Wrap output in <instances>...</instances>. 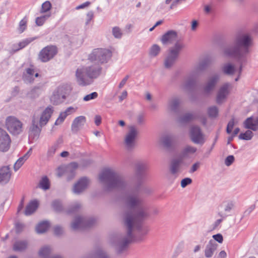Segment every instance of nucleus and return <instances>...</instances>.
<instances>
[{"mask_svg":"<svg viewBox=\"0 0 258 258\" xmlns=\"http://www.w3.org/2000/svg\"><path fill=\"white\" fill-rule=\"evenodd\" d=\"M147 169V165L145 162L140 161L135 164L137 183L125 198V205L130 209L126 210L123 216V224L127 229V233L126 235L117 236L114 242L116 251L118 254L126 250L129 243L133 240L134 228L140 233L143 232L142 235H146L148 232V229L142 227L143 222L149 216V213L148 208L141 197L143 194H149L151 192L149 189L142 186Z\"/></svg>","mask_w":258,"mask_h":258,"instance_id":"nucleus-1","label":"nucleus"},{"mask_svg":"<svg viewBox=\"0 0 258 258\" xmlns=\"http://www.w3.org/2000/svg\"><path fill=\"white\" fill-rule=\"evenodd\" d=\"M252 44V38L248 34L239 33L235 36L233 42L224 49L225 55L234 58L240 63L238 73L241 74L243 64L247 62L246 55Z\"/></svg>","mask_w":258,"mask_h":258,"instance_id":"nucleus-2","label":"nucleus"},{"mask_svg":"<svg viewBox=\"0 0 258 258\" xmlns=\"http://www.w3.org/2000/svg\"><path fill=\"white\" fill-rule=\"evenodd\" d=\"M101 71L102 67L96 63L78 68L75 73L76 82L81 87L90 85L101 75Z\"/></svg>","mask_w":258,"mask_h":258,"instance_id":"nucleus-3","label":"nucleus"},{"mask_svg":"<svg viewBox=\"0 0 258 258\" xmlns=\"http://www.w3.org/2000/svg\"><path fill=\"white\" fill-rule=\"evenodd\" d=\"M99 179L107 190L123 189L126 186L123 177L111 168L104 169L99 174Z\"/></svg>","mask_w":258,"mask_h":258,"instance_id":"nucleus-4","label":"nucleus"},{"mask_svg":"<svg viewBox=\"0 0 258 258\" xmlns=\"http://www.w3.org/2000/svg\"><path fill=\"white\" fill-rule=\"evenodd\" d=\"M72 88L70 85L64 84L57 86L50 97V102L54 105L63 103L70 95Z\"/></svg>","mask_w":258,"mask_h":258,"instance_id":"nucleus-5","label":"nucleus"},{"mask_svg":"<svg viewBox=\"0 0 258 258\" xmlns=\"http://www.w3.org/2000/svg\"><path fill=\"white\" fill-rule=\"evenodd\" d=\"M112 56L110 50L105 48L94 49L88 56L91 62L97 61L99 64L107 63Z\"/></svg>","mask_w":258,"mask_h":258,"instance_id":"nucleus-6","label":"nucleus"},{"mask_svg":"<svg viewBox=\"0 0 258 258\" xmlns=\"http://www.w3.org/2000/svg\"><path fill=\"white\" fill-rule=\"evenodd\" d=\"M184 47L183 43L176 42L173 47L170 48L169 53L164 61V66L166 68H171L176 62L180 51Z\"/></svg>","mask_w":258,"mask_h":258,"instance_id":"nucleus-7","label":"nucleus"},{"mask_svg":"<svg viewBox=\"0 0 258 258\" xmlns=\"http://www.w3.org/2000/svg\"><path fill=\"white\" fill-rule=\"evenodd\" d=\"M6 125L9 132L14 135H18L23 131V123L14 116H9L7 117Z\"/></svg>","mask_w":258,"mask_h":258,"instance_id":"nucleus-8","label":"nucleus"},{"mask_svg":"<svg viewBox=\"0 0 258 258\" xmlns=\"http://www.w3.org/2000/svg\"><path fill=\"white\" fill-rule=\"evenodd\" d=\"M96 223V220L93 217L85 218L78 216L75 218L71 227L74 230L88 228L94 225Z\"/></svg>","mask_w":258,"mask_h":258,"instance_id":"nucleus-9","label":"nucleus"},{"mask_svg":"<svg viewBox=\"0 0 258 258\" xmlns=\"http://www.w3.org/2000/svg\"><path fill=\"white\" fill-rule=\"evenodd\" d=\"M191 141L196 144L202 145L205 142L204 135L201 128L198 125H192L190 127L189 132Z\"/></svg>","mask_w":258,"mask_h":258,"instance_id":"nucleus-10","label":"nucleus"},{"mask_svg":"<svg viewBox=\"0 0 258 258\" xmlns=\"http://www.w3.org/2000/svg\"><path fill=\"white\" fill-rule=\"evenodd\" d=\"M57 51V48L55 46L48 45L40 51L39 58L42 62H47L54 57Z\"/></svg>","mask_w":258,"mask_h":258,"instance_id":"nucleus-11","label":"nucleus"},{"mask_svg":"<svg viewBox=\"0 0 258 258\" xmlns=\"http://www.w3.org/2000/svg\"><path fill=\"white\" fill-rule=\"evenodd\" d=\"M39 116L34 114L32 119V124L29 131V138L31 140L38 139L41 131V127L38 126Z\"/></svg>","mask_w":258,"mask_h":258,"instance_id":"nucleus-12","label":"nucleus"},{"mask_svg":"<svg viewBox=\"0 0 258 258\" xmlns=\"http://www.w3.org/2000/svg\"><path fill=\"white\" fill-rule=\"evenodd\" d=\"M137 134L138 132L136 127L134 126H130L124 139V144L128 150L132 149L135 146V139Z\"/></svg>","mask_w":258,"mask_h":258,"instance_id":"nucleus-13","label":"nucleus"},{"mask_svg":"<svg viewBox=\"0 0 258 258\" xmlns=\"http://www.w3.org/2000/svg\"><path fill=\"white\" fill-rule=\"evenodd\" d=\"M219 75L218 74H214L210 77L203 87V93L205 95H209L214 89L216 84L219 80Z\"/></svg>","mask_w":258,"mask_h":258,"instance_id":"nucleus-14","label":"nucleus"},{"mask_svg":"<svg viewBox=\"0 0 258 258\" xmlns=\"http://www.w3.org/2000/svg\"><path fill=\"white\" fill-rule=\"evenodd\" d=\"M89 183V179L86 177L81 178L77 183H76L73 188V192L77 195H79L84 191L87 187Z\"/></svg>","mask_w":258,"mask_h":258,"instance_id":"nucleus-15","label":"nucleus"},{"mask_svg":"<svg viewBox=\"0 0 258 258\" xmlns=\"http://www.w3.org/2000/svg\"><path fill=\"white\" fill-rule=\"evenodd\" d=\"M231 85L229 83L224 84L220 88L218 91L216 97V102L218 104H221L226 99L229 93V89Z\"/></svg>","mask_w":258,"mask_h":258,"instance_id":"nucleus-16","label":"nucleus"},{"mask_svg":"<svg viewBox=\"0 0 258 258\" xmlns=\"http://www.w3.org/2000/svg\"><path fill=\"white\" fill-rule=\"evenodd\" d=\"M163 44H171L174 42H179L178 40L177 33L174 30H169L165 33L161 39Z\"/></svg>","mask_w":258,"mask_h":258,"instance_id":"nucleus-17","label":"nucleus"},{"mask_svg":"<svg viewBox=\"0 0 258 258\" xmlns=\"http://www.w3.org/2000/svg\"><path fill=\"white\" fill-rule=\"evenodd\" d=\"M53 112V107L50 105L48 106L44 109L40 117H39L38 123L40 127H42L47 124Z\"/></svg>","mask_w":258,"mask_h":258,"instance_id":"nucleus-18","label":"nucleus"},{"mask_svg":"<svg viewBox=\"0 0 258 258\" xmlns=\"http://www.w3.org/2000/svg\"><path fill=\"white\" fill-rule=\"evenodd\" d=\"M86 119L84 116H79L76 117L72 124L71 131L73 133H77L81 130L86 123Z\"/></svg>","mask_w":258,"mask_h":258,"instance_id":"nucleus-19","label":"nucleus"},{"mask_svg":"<svg viewBox=\"0 0 258 258\" xmlns=\"http://www.w3.org/2000/svg\"><path fill=\"white\" fill-rule=\"evenodd\" d=\"M182 162V158L173 159L169 165V171L171 174L177 176V173L180 171V165Z\"/></svg>","mask_w":258,"mask_h":258,"instance_id":"nucleus-20","label":"nucleus"},{"mask_svg":"<svg viewBox=\"0 0 258 258\" xmlns=\"http://www.w3.org/2000/svg\"><path fill=\"white\" fill-rule=\"evenodd\" d=\"M180 100L179 98L174 97L170 99L167 103V109L169 111L175 114L179 112V107Z\"/></svg>","mask_w":258,"mask_h":258,"instance_id":"nucleus-21","label":"nucleus"},{"mask_svg":"<svg viewBox=\"0 0 258 258\" xmlns=\"http://www.w3.org/2000/svg\"><path fill=\"white\" fill-rule=\"evenodd\" d=\"M44 84L43 83H39L34 86L26 94L27 97L31 99H35L38 97L42 93Z\"/></svg>","mask_w":258,"mask_h":258,"instance_id":"nucleus-22","label":"nucleus"},{"mask_svg":"<svg viewBox=\"0 0 258 258\" xmlns=\"http://www.w3.org/2000/svg\"><path fill=\"white\" fill-rule=\"evenodd\" d=\"M11 174L9 166L2 167L0 168V183H8L10 179Z\"/></svg>","mask_w":258,"mask_h":258,"instance_id":"nucleus-23","label":"nucleus"},{"mask_svg":"<svg viewBox=\"0 0 258 258\" xmlns=\"http://www.w3.org/2000/svg\"><path fill=\"white\" fill-rule=\"evenodd\" d=\"M244 127L248 130L256 131L258 130V116L253 118L252 116L248 117L243 122Z\"/></svg>","mask_w":258,"mask_h":258,"instance_id":"nucleus-24","label":"nucleus"},{"mask_svg":"<svg viewBox=\"0 0 258 258\" xmlns=\"http://www.w3.org/2000/svg\"><path fill=\"white\" fill-rule=\"evenodd\" d=\"M218 244L213 240H210L206 246L205 255L206 257H211L216 250Z\"/></svg>","mask_w":258,"mask_h":258,"instance_id":"nucleus-25","label":"nucleus"},{"mask_svg":"<svg viewBox=\"0 0 258 258\" xmlns=\"http://www.w3.org/2000/svg\"><path fill=\"white\" fill-rule=\"evenodd\" d=\"M198 76L192 72L190 76L185 82L184 88L188 91H192L196 85V79Z\"/></svg>","mask_w":258,"mask_h":258,"instance_id":"nucleus-26","label":"nucleus"},{"mask_svg":"<svg viewBox=\"0 0 258 258\" xmlns=\"http://www.w3.org/2000/svg\"><path fill=\"white\" fill-rule=\"evenodd\" d=\"M28 245V241L26 240H17L13 244V249L16 252H22L27 249Z\"/></svg>","mask_w":258,"mask_h":258,"instance_id":"nucleus-27","label":"nucleus"},{"mask_svg":"<svg viewBox=\"0 0 258 258\" xmlns=\"http://www.w3.org/2000/svg\"><path fill=\"white\" fill-rule=\"evenodd\" d=\"M11 140L8 134L0 139V151L6 152L10 147Z\"/></svg>","mask_w":258,"mask_h":258,"instance_id":"nucleus-28","label":"nucleus"},{"mask_svg":"<svg viewBox=\"0 0 258 258\" xmlns=\"http://www.w3.org/2000/svg\"><path fill=\"white\" fill-rule=\"evenodd\" d=\"M211 62V60L209 58L204 59L199 63V64L195 67V71L192 72L197 76H199V72L205 70L210 65Z\"/></svg>","mask_w":258,"mask_h":258,"instance_id":"nucleus-29","label":"nucleus"},{"mask_svg":"<svg viewBox=\"0 0 258 258\" xmlns=\"http://www.w3.org/2000/svg\"><path fill=\"white\" fill-rule=\"evenodd\" d=\"M78 165L76 162L71 163L67 167L66 173L67 175V179L70 180L73 179L76 174V170L77 169Z\"/></svg>","mask_w":258,"mask_h":258,"instance_id":"nucleus-30","label":"nucleus"},{"mask_svg":"<svg viewBox=\"0 0 258 258\" xmlns=\"http://www.w3.org/2000/svg\"><path fill=\"white\" fill-rule=\"evenodd\" d=\"M35 72L34 69L33 68H27L25 72L23 75V80L26 83H32L33 82L34 79L33 77Z\"/></svg>","mask_w":258,"mask_h":258,"instance_id":"nucleus-31","label":"nucleus"},{"mask_svg":"<svg viewBox=\"0 0 258 258\" xmlns=\"http://www.w3.org/2000/svg\"><path fill=\"white\" fill-rule=\"evenodd\" d=\"M32 149L30 148L29 151L22 157L19 158L14 165V169L17 171L23 165L25 161L28 158L32 153Z\"/></svg>","mask_w":258,"mask_h":258,"instance_id":"nucleus-32","label":"nucleus"},{"mask_svg":"<svg viewBox=\"0 0 258 258\" xmlns=\"http://www.w3.org/2000/svg\"><path fill=\"white\" fill-rule=\"evenodd\" d=\"M38 203L36 200L31 201L26 206L24 214L26 216H29L33 214L38 208Z\"/></svg>","mask_w":258,"mask_h":258,"instance_id":"nucleus-33","label":"nucleus"},{"mask_svg":"<svg viewBox=\"0 0 258 258\" xmlns=\"http://www.w3.org/2000/svg\"><path fill=\"white\" fill-rule=\"evenodd\" d=\"M196 118L197 117L195 114L188 112L179 117L177 121L180 123H186Z\"/></svg>","mask_w":258,"mask_h":258,"instance_id":"nucleus-34","label":"nucleus"},{"mask_svg":"<svg viewBox=\"0 0 258 258\" xmlns=\"http://www.w3.org/2000/svg\"><path fill=\"white\" fill-rule=\"evenodd\" d=\"M174 142V137L172 136H166L162 139V143L167 149H171Z\"/></svg>","mask_w":258,"mask_h":258,"instance_id":"nucleus-35","label":"nucleus"},{"mask_svg":"<svg viewBox=\"0 0 258 258\" xmlns=\"http://www.w3.org/2000/svg\"><path fill=\"white\" fill-rule=\"evenodd\" d=\"M197 148L196 147L186 146L181 151L180 155L181 158H187L188 157L189 154H192L197 151Z\"/></svg>","mask_w":258,"mask_h":258,"instance_id":"nucleus-36","label":"nucleus"},{"mask_svg":"<svg viewBox=\"0 0 258 258\" xmlns=\"http://www.w3.org/2000/svg\"><path fill=\"white\" fill-rule=\"evenodd\" d=\"M49 227V223L48 221H43L37 225L36 230L37 233H43L48 230Z\"/></svg>","mask_w":258,"mask_h":258,"instance_id":"nucleus-37","label":"nucleus"},{"mask_svg":"<svg viewBox=\"0 0 258 258\" xmlns=\"http://www.w3.org/2000/svg\"><path fill=\"white\" fill-rule=\"evenodd\" d=\"M222 71L224 74L231 76L234 74L235 69L234 66L231 63H226L224 64L222 68Z\"/></svg>","mask_w":258,"mask_h":258,"instance_id":"nucleus-38","label":"nucleus"},{"mask_svg":"<svg viewBox=\"0 0 258 258\" xmlns=\"http://www.w3.org/2000/svg\"><path fill=\"white\" fill-rule=\"evenodd\" d=\"M51 251L50 247L48 246H45L40 249L39 255L42 258H50Z\"/></svg>","mask_w":258,"mask_h":258,"instance_id":"nucleus-39","label":"nucleus"},{"mask_svg":"<svg viewBox=\"0 0 258 258\" xmlns=\"http://www.w3.org/2000/svg\"><path fill=\"white\" fill-rule=\"evenodd\" d=\"M88 258H110V257L105 251L98 249L93 254H90Z\"/></svg>","mask_w":258,"mask_h":258,"instance_id":"nucleus-40","label":"nucleus"},{"mask_svg":"<svg viewBox=\"0 0 258 258\" xmlns=\"http://www.w3.org/2000/svg\"><path fill=\"white\" fill-rule=\"evenodd\" d=\"M62 141L61 139H59L53 145L49 148L47 151V156L48 157H52L53 156L56 150L59 148L60 144L62 143Z\"/></svg>","mask_w":258,"mask_h":258,"instance_id":"nucleus-41","label":"nucleus"},{"mask_svg":"<svg viewBox=\"0 0 258 258\" xmlns=\"http://www.w3.org/2000/svg\"><path fill=\"white\" fill-rule=\"evenodd\" d=\"M39 187L44 190H47L50 188L49 180L46 176L41 178L39 183Z\"/></svg>","mask_w":258,"mask_h":258,"instance_id":"nucleus-42","label":"nucleus"},{"mask_svg":"<svg viewBox=\"0 0 258 258\" xmlns=\"http://www.w3.org/2000/svg\"><path fill=\"white\" fill-rule=\"evenodd\" d=\"M219 110L217 106H212L209 107L207 110L208 116L210 118H216L218 115Z\"/></svg>","mask_w":258,"mask_h":258,"instance_id":"nucleus-43","label":"nucleus"},{"mask_svg":"<svg viewBox=\"0 0 258 258\" xmlns=\"http://www.w3.org/2000/svg\"><path fill=\"white\" fill-rule=\"evenodd\" d=\"M34 40V38H28L23 40L22 41L18 43L19 48L16 49V51L19 50L25 46L28 45L29 43L32 42Z\"/></svg>","mask_w":258,"mask_h":258,"instance_id":"nucleus-44","label":"nucleus"},{"mask_svg":"<svg viewBox=\"0 0 258 258\" xmlns=\"http://www.w3.org/2000/svg\"><path fill=\"white\" fill-rule=\"evenodd\" d=\"M252 137L253 133L250 130H247L244 133H241L239 135L238 138L240 140H250L252 139Z\"/></svg>","mask_w":258,"mask_h":258,"instance_id":"nucleus-45","label":"nucleus"},{"mask_svg":"<svg viewBox=\"0 0 258 258\" xmlns=\"http://www.w3.org/2000/svg\"><path fill=\"white\" fill-rule=\"evenodd\" d=\"M112 34L117 39H120L122 36V32L119 27L115 26L112 28Z\"/></svg>","mask_w":258,"mask_h":258,"instance_id":"nucleus-46","label":"nucleus"},{"mask_svg":"<svg viewBox=\"0 0 258 258\" xmlns=\"http://www.w3.org/2000/svg\"><path fill=\"white\" fill-rule=\"evenodd\" d=\"M52 206L56 212H60L63 210L62 204L59 201H54L52 203Z\"/></svg>","mask_w":258,"mask_h":258,"instance_id":"nucleus-47","label":"nucleus"},{"mask_svg":"<svg viewBox=\"0 0 258 258\" xmlns=\"http://www.w3.org/2000/svg\"><path fill=\"white\" fill-rule=\"evenodd\" d=\"M160 51V47L157 44H154L150 50V55L152 56H156Z\"/></svg>","mask_w":258,"mask_h":258,"instance_id":"nucleus-48","label":"nucleus"},{"mask_svg":"<svg viewBox=\"0 0 258 258\" xmlns=\"http://www.w3.org/2000/svg\"><path fill=\"white\" fill-rule=\"evenodd\" d=\"M81 205L79 203H76L72 205L68 211V213L72 214L77 212L81 208Z\"/></svg>","mask_w":258,"mask_h":258,"instance_id":"nucleus-49","label":"nucleus"},{"mask_svg":"<svg viewBox=\"0 0 258 258\" xmlns=\"http://www.w3.org/2000/svg\"><path fill=\"white\" fill-rule=\"evenodd\" d=\"M50 15H44L41 17H37L36 19L35 23L37 26H41L43 25L46 19L49 17Z\"/></svg>","mask_w":258,"mask_h":258,"instance_id":"nucleus-50","label":"nucleus"},{"mask_svg":"<svg viewBox=\"0 0 258 258\" xmlns=\"http://www.w3.org/2000/svg\"><path fill=\"white\" fill-rule=\"evenodd\" d=\"M51 4L49 1H46L42 4L41 9V13H45L50 10Z\"/></svg>","mask_w":258,"mask_h":258,"instance_id":"nucleus-51","label":"nucleus"},{"mask_svg":"<svg viewBox=\"0 0 258 258\" xmlns=\"http://www.w3.org/2000/svg\"><path fill=\"white\" fill-rule=\"evenodd\" d=\"M27 19L26 17L23 18L19 23V30L20 33H22L24 31L26 28Z\"/></svg>","mask_w":258,"mask_h":258,"instance_id":"nucleus-52","label":"nucleus"},{"mask_svg":"<svg viewBox=\"0 0 258 258\" xmlns=\"http://www.w3.org/2000/svg\"><path fill=\"white\" fill-rule=\"evenodd\" d=\"M98 93L96 92H92L89 94L85 96L83 98L84 101H88L91 100L95 99L98 97Z\"/></svg>","mask_w":258,"mask_h":258,"instance_id":"nucleus-53","label":"nucleus"},{"mask_svg":"<svg viewBox=\"0 0 258 258\" xmlns=\"http://www.w3.org/2000/svg\"><path fill=\"white\" fill-rule=\"evenodd\" d=\"M64 112H61L60 113L58 117L56 119L55 122V125H58L61 124L67 117V115Z\"/></svg>","mask_w":258,"mask_h":258,"instance_id":"nucleus-54","label":"nucleus"},{"mask_svg":"<svg viewBox=\"0 0 258 258\" xmlns=\"http://www.w3.org/2000/svg\"><path fill=\"white\" fill-rule=\"evenodd\" d=\"M234 125V118H232L228 123L226 132L227 134H230L231 133L233 126Z\"/></svg>","mask_w":258,"mask_h":258,"instance_id":"nucleus-55","label":"nucleus"},{"mask_svg":"<svg viewBox=\"0 0 258 258\" xmlns=\"http://www.w3.org/2000/svg\"><path fill=\"white\" fill-rule=\"evenodd\" d=\"M192 182V179L189 177H186L181 181V186L182 188L185 187L187 185L190 184Z\"/></svg>","mask_w":258,"mask_h":258,"instance_id":"nucleus-56","label":"nucleus"},{"mask_svg":"<svg viewBox=\"0 0 258 258\" xmlns=\"http://www.w3.org/2000/svg\"><path fill=\"white\" fill-rule=\"evenodd\" d=\"M234 157L233 155L228 156L225 160V164L227 166H230L234 161Z\"/></svg>","mask_w":258,"mask_h":258,"instance_id":"nucleus-57","label":"nucleus"},{"mask_svg":"<svg viewBox=\"0 0 258 258\" xmlns=\"http://www.w3.org/2000/svg\"><path fill=\"white\" fill-rule=\"evenodd\" d=\"M218 215L222 217L221 219L217 220L213 224V229H216L220 224L222 222L224 218L227 217V215H223L221 213H219Z\"/></svg>","mask_w":258,"mask_h":258,"instance_id":"nucleus-58","label":"nucleus"},{"mask_svg":"<svg viewBox=\"0 0 258 258\" xmlns=\"http://www.w3.org/2000/svg\"><path fill=\"white\" fill-rule=\"evenodd\" d=\"M239 131V128L236 127V128H235L232 135L228 138L227 144H230V142L233 140V138L238 134Z\"/></svg>","mask_w":258,"mask_h":258,"instance_id":"nucleus-59","label":"nucleus"},{"mask_svg":"<svg viewBox=\"0 0 258 258\" xmlns=\"http://www.w3.org/2000/svg\"><path fill=\"white\" fill-rule=\"evenodd\" d=\"M94 17V13L93 11H90L88 12L87 14V19L86 21L85 22V25H88L90 21L92 20V19Z\"/></svg>","mask_w":258,"mask_h":258,"instance_id":"nucleus-60","label":"nucleus"},{"mask_svg":"<svg viewBox=\"0 0 258 258\" xmlns=\"http://www.w3.org/2000/svg\"><path fill=\"white\" fill-rule=\"evenodd\" d=\"M214 240L218 242L219 243H222L223 241V236L221 234L218 233L213 235Z\"/></svg>","mask_w":258,"mask_h":258,"instance_id":"nucleus-61","label":"nucleus"},{"mask_svg":"<svg viewBox=\"0 0 258 258\" xmlns=\"http://www.w3.org/2000/svg\"><path fill=\"white\" fill-rule=\"evenodd\" d=\"M145 121V115L143 113H140L137 116V122L139 124H143Z\"/></svg>","mask_w":258,"mask_h":258,"instance_id":"nucleus-62","label":"nucleus"},{"mask_svg":"<svg viewBox=\"0 0 258 258\" xmlns=\"http://www.w3.org/2000/svg\"><path fill=\"white\" fill-rule=\"evenodd\" d=\"M62 228L59 226H56L54 228V233L56 235H60L62 233Z\"/></svg>","mask_w":258,"mask_h":258,"instance_id":"nucleus-63","label":"nucleus"},{"mask_svg":"<svg viewBox=\"0 0 258 258\" xmlns=\"http://www.w3.org/2000/svg\"><path fill=\"white\" fill-rule=\"evenodd\" d=\"M76 111V109L74 108L72 106H70V107H68L64 111H63L64 113H66L65 114H66L67 116L75 112Z\"/></svg>","mask_w":258,"mask_h":258,"instance_id":"nucleus-64","label":"nucleus"}]
</instances>
